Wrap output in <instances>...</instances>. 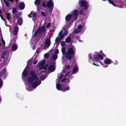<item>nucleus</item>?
<instances>
[{"label":"nucleus","mask_w":126,"mask_h":126,"mask_svg":"<svg viewBox=\"0 0 126 126\" xmlns=\"http://www.w3.org/2000/svg\"><path fill=\"white\" fill-rule=\"evenodd\" d=\"M76 49L74 46L69 48L67 51L65 53L66 58L68 60H71L75 58V56L76 53Z\"/></svg>","instance_id":"f257e3e1"},{"label":"nucleus","mask_w":126,"mask_h":126,"mask_svg":"<svg viewBox=\"0 0 126 126\" xmlns=\"http://www.w3.org/2000/svg\"><path fill=\"white\" fill-rule=\"evenodd\" d=\"M79 3L80 6L84 7L83 9L85 10H87L89 7V4L87 1L86 2L84 0L79 1Z\"/></svg>","instance_id":"f03ea898"},{"label":"nucleus","mask_w":126,"mask_h":126,"mask_svg":"<svg viewBox=\"0 0 126 126\" xmlns=\"http://www.w3.org/2000/svg\"><path fill=\"white\" fill-rule=\"evenodd\" d=\"M73 14H68L65 17V20L67 23L70 24L73 22V21L72 19L73 17Z\"/></svg>","instance_id":"7ed1b4c3"},{"label":"nucleus","mask_w":126,"mask_h":126,"mask_svg":"<svg viewBox=\"0 0 126 126\" xmlns=\"http://www.w3.org/2000/svg\"><path fill=\"white\" fill-rule=\"evenodd\" d=\"M38 79L37 76H34L28 77V80L29 82L30 83H32L35 80H38Z\"/></svg>","instance_id":"20e7f679"},{"label":"nucleus","mask_w":126,"mask_h":126,"mask_svg":"<svg viewBox=\"0 0 126 126\" xmlns=\"http://www.w3.org/2000/svg\"><path fill=\"white\" fill-rule=\"evenodd\" d=\"M56 87L58 90H61L63 92H65L67 91H68L69 89V88L68 86H67L66 88H64V89H61V85L60 83L57 84Z\"/></svg>","instance_id":"39448f33"},{"label":"nucleus","mask_w":126,"mask_h":126,"mask_svg":"<svg viewBox=\"0 0 126 126\" xmlns=\"http://www.w3.org/2000/svg\"><path fill=\"white\" fill-rule=\"evenodd\" d=\"M47 6L48 8H51V12L53 8L54 3L52 0H50L47 1Z\"/></svg>","instance_id":"423d86ee"},{"label":"nucleus","mask_w":126,"mask_h":126,"mask_svg":"<svg viewBox=\"0 0 126 126\" xmlns=\"http://www.w3.org/2000/svg\"><path fill=\"white\" fill-rule=\"evenodd\" d=\"M73 13L74 14L73 19L75 21L77 20L78 18L79 11L77 10L76 9L73 11Z\"/></svg>","instance_id":"0eeeda50"},{"label":"nucleus","mask_w":126,"mask_h":126,"mask_svg":"<svg viewBox=\"0 0 126 126\" xmlns=\"http://www.w3.org/2000/svg\"><path fill=\"white\" fill-rule=\"evenodd\" d=\"M112 63V61L108 58H107L105 59L104 63L106 64H109Z\"/></svg>","instance_id":"6e6552de"},{"label":"nucleus","mask_w":126,"mask_h":126,"mask_svg":"<svg viewBox=\"0 0 126 126\" xmlns=\"http://www.w3.org/2000/svg\"><path fill=\"white\" fill-rule=\"evenodd\" d=\"M51 44L50 40L49 39H47L45 41V45L46 47H48Z\"/></svg>","instance_id":"1a4fd4ad"},{"label":"nucleus","mask_w":126,"mask_h":126,"mask_svg":"<svg viewBox=\"0 0 126 126\" xmlns=\"http://www.w3.org/2000/svg\"><path fill=\"white\" fill-rule=\"evenodd\" d=\"M19 30V28L17 26H15L13 29V32L14 35H16L18 33Z\"/></svg>","instance_id":"9d476101"},{"label":"nucleus","mask_w":126,"mask_h":126,"mask_svg":"<svg viewBox=\"0 0 126 126\" xmlns=\"http://www.w3.org/2000/svg\"><path fill=\"white\" fill-rule=\"evenodd\" d=\"M39 31L40 32H44L46 31V29L45 28V26H42L41 27L40 26L39 27Z\"/></svg>","instance_id":"9b49d317"},{"label":"nucleus","mask_w":126,"mask_h":126,"mask_svg":"<svg viewBox=\"0 0 126 126\" xmlns=\"http://www.w3.org/2000/svg\"><path fill=\"white\" fill-rule=\"evenodd\" d=\"M19 7L20 10L23 9L25 7V4L23 2H21L19 3Z\"/></svg>","instance_id":"f8f14e48"},{"label":"nucleus","mask_w":126,"mask_h":126,"mask_svg":"<svg viewBox=\"0 0 126 126\" xmlns=\"http://www.w3.org/2000/svg\"><path fill=\"white\" fill-rule=\"evenodd\" d=\"M29 73L31 76H37V74H35V71H31L29 72Z\"/></svg>","instance_id":"ddd939ff"},{"label":"nucleus","mask_w":126,"mask_h":126,"mask_svg":"<svg viewBox=\"0 0 126 126\" xmlns=\"http://www.w3.org/2000/svg\"><path fill=\"white\" fill-rule=\"evenodd\" d=\"M28 74V72L27 70H24L22 73V75L23 77H26L27 76Z\"/></svg>","instance_id":"4468645a"},{"label":"nucleus","mask_w":126,"mask_h":126,"mask_svg":"<svg viewBox=\"0 0 126 126\" xmlns=\"http://www.w3.org/2000/svg\"><path fill=\"white\" fill-rule=\"evenodd\" d=\"M62 39H61V38H60L58 36L56 38L55 40V42L56 44H57L59 43Z\"/></svg>","instance_id":"2eb2a0df"},{"label":"nucleus","mask_w":126,"mask_h":126,"mask_svg":"<svg viewBox=\"0 0 126 126\" xmlns=\"http://www.w3.org/2000/svg\"><path fill=\"white\" fill-rule=\"evenodd\" d=\"M17 21L19 25H21L23 23V20L21 17L19 18L17 20Z\"/></svg>","instance_id":"dca6fc26"},{"label":"nucleus","mask_w":126,"mask_h":126,"mask_svg":"<svg viewBox=\"0 0 126 126\" xmlns=\"http://www.w3.org/2000/svg\"><path fill=\"white\" fill-rule=\"evenodd\" d=\"M48 69L49 70L53 72L55 70V68L53 65H51L49 66Z\"/></svg>","instance_id":"f3484780"},{"label":"nucleus","mask_w":126,"mask_h":126,"mask_svg":"<svg viewBox=\"0 0 126 126\" xmlns=\"http://www.w3.org/2000/svg\"><path fill=\"white\" fill-rule=\"evenodd\" d=\"M70 66L69 65H67L66 66L65 69L63 70V72H64L65 71H70Z\"/></svg>","instance_id":"a211bd4d"},{"label":"nucleus","mask_w":126,"mask_h":126,"mask_svg":"<svg viewBox=\"0 0 126 126\" xmlns=\"http://www.w3.org/2000/svg\"><path fill=\"white\" fill-rule=\"evenodd\" d=\"M34 3L36 6L39 5L41 3L40 0H35Z\"/></svg>","instance_id":"6ab92c4d"},{"label":"nucleus","mask_w":126,"mask_h":126,"mask_svg":"<svg viewBox=\"0 0 126 126\" xmlns=\"http://www.w3.org/2000/svg\"><path fill=\"white\" fill-rule=\"evenodd\" d=\"M17 48V47L16 45L15 44H14L12 47V49L14 51H16Z\"/></svg>","instance_id":"aec40b11"},{"label":"nucleus","mask_w":126,"mask_h":126,"mask_svg":"<svg viewBox=\"0 0 126 126\" xmlns=\"http://www.w3.org/2000/svg\"><path fill=\"white\" fill-rule=\"evenodd\" d=\"M32 87L34 89L35 88L38 86V83L37 82H34L32 84Z\"/></svg>","instance_id":"412c9836"},{"label":"nucleus","mask_w":126,"mask_h":126,"mask_svg":"<svg viewBox=\"0 0 126 126\" xmlns=\"http://www.w3.org/2000/svg\"><path fill=\"white\" fill-rule=\"evenodd\" d=\"M71 37H66L65 39V41L66 43H69L71 41Z\"/></svg>","instance_id":"4be33fe9"},{"label":"nucleus","mask_w":126,"mask_h":126,"mask_svg":"<svg viewBox=\"0 0 126 126\" xmlns=\"http://www.w3.org/2000/svg\"><path fill=\"white\" fill-rule=\"evenodd\" d=\"M6 15L8 20H9L11 18V14L9 13H6Z\"/></svg>","instance_id":"5701e85b"},{"label":"nucleus","mask_w":126,"mask_h":126,"mask_svg":"<svg viewBox=\"0 0 126 126\" xmlns=\"http://www.w3.org/2000/svg\"><path fill=\"white\" fill-rule=\"evenodd\" d=\"M59 35L61 38V39H63L64 37V35L62 34V32L61 31L59 33Z\"/></svg>","instance_id":"b1692460"},{"label":"nucleus","mask_w":126,"mask_h":126,"mask_svg":"<svg viewBox=\"0 0 126 126\" xmlns=\"http://www.w3.org/2000/svg\"><path fill=\"white\" fill-rule=\"evenodd\" d=\"M19 17V16H17V13H16L13 16V19H16L17 18H18Z\"/></svg>","instance_id":"393cba45"},{"label":"nucleus","mask_w":126,"mask_h":126,"mask_svg":"<svg viewBox=\"0 0 126 126\" xmlns=\"http://www.w3.org/2000/svg\"><path fill=\"white\" fill-rule=\"evenodd\" d=\"M44 56L45 59H47L49 56V53H47L44 54Z\"/></svg>","instance_id":"a878e982"},{"label":"nucleus","mask_w":126,"mask_h":126,"mask_svg":"<svg viewBox=\"0 0 126 126\" xmlns=\"http://www.w3.org/2000/svg\"><path fill=\"white\" fill-rule=\"evenodd\" d=\"M58 55L57 54H54L53 56V59L54 60H55L57 58Z\"/></svg>","instance_id":"bb28decb"},{"label":"nucleus","mask_w":126,"mask_h":126,"mask_svg":"<svg viewBox=\"0 0 126 126\" xmlns=\"http://www.w3.org/2000/svg\"><path fill=\"white\" fill-rule=\"evenodd\" d=\"M39 33V34H40V32L39 31V30H37L35 32L34 35L33 36V37H34L35 36H36L37 35L38 33Z\"/></svg>","instance_id":"cd10ccee"},{"label":"nucleus","mask_w":126,"mask_h":126,"mask_svg":"<svg viewBox=\"0 0 126 126\" xmlns=\"http://www.w3.org/2000/svg\"><path fill=\"white\" fill-rule=\"evenodd\" d=\"M61 51L63 54H65V48L64 47H62L61 49Z\"/></svg>","instance_id":"c85d7f7f"},{"label":"nucleus","mask_w":126,"mask_h":126,"mask_svg":"<svg viewBox=\"0 0 126 126\" xmlns=\"http://www.w3.org/2000/svg\"><path fill=\"white\" fill-rule=\"evenodd\" d=\"M109 2L111 4H112V5H113L114 6H116V5L111 0H108Z\"/></svg>","instance_id":"c756f323"},{"label":"nucleus","mask_w":126,"mask_h":126,"mask_svg":"<svg viewBox=\"0 0 126 126\" xmlns=\"http://www.w3.org/2000/svg\"><path fill=\"white\" fill-rule=\"evenodd\" d=\"M4 1L6 6L8 7H9V2L8 1L6 0H4Z\"/></svg>","instance_id":"7c9ffc66"},{"label":"nucleus","mask_w":126,"mask_h":126,"mask_svg":"<svg viewBox=\"0 0 126 126\" xmlns=\"http://www.w3.org/2000/svg\"><path fill=\"white\" fill-rule=\"evenodd\" d=\"M12 12L13 14H15L16 13H17L16 9L15 8H13Z\"/></svg>","instance_id":"2f4dec72"},{"label":"nucleus","mask_w":126,"mask_h":126,"mask_svg":"<svg viewBox=\"0 0 126 126\" xmlns=\"http://www.w3.org/2000/svg\"><path fill=\"white\" fill-rule=\"evenodd\" d=\"M6 70L5 68L3 70L1 73V75H3L5 73Z\"/></svg>","instance_id":"473e14b6"},{"label":"nucleus","mask_w":126,"mask_h":126,"mask_svg":"<svg viewBox=\"0 0 126 126\" xmlns=\"http://www.w3.org/2000/svg\"><path fill=\"white\" fill-rule=\"evenodd\" d=\"M98 56V60L99 59H100L101 60H103L104 58L102 55H101V54H99V56Z\"/></svg>","instance_id":"72a5a7b5"},{"label":"nucleus","mask_w":126,"mask_h":126,"mask_svg":"<svg viewBox=\"0 0 126 126\" xmlns=\"http://www.w3.org/2000/svg\"><path fill=\"white\" fill-rule=\"evenodd\" d=\"M78 69L77 67H75L73 70V73L76 72L78 70Z\"/></svg>","instance_id":"f704fd0d"},{"label":"nucleus","mask_w":126,"mask_h":126,"mask_svg":"<svg viewBox=\"0 0 126 126\" xmlns=\"http://www.w3.org/2000/svg\"><path fill=\"white\" fill-rule=\"evenodd\" d=\"M3 84V81L2 79H0V89L2 87Z\"/></svg>","instance_id":"c9c22d12"},{"label":"nucleus","mask_w":126,"mask_h":126,"mask_svg":"<svg viewBox=\"0 0 126 126\" xmlns=\"http://www.w3.org/2000/svg\"><path fill=\"white\" fill-rule=\"evenodd\" d=\"M99 54H96L94 56V59L98 60Z\"/></svg>","instance_id":"e433bc0d"},{"label":"nucleus","mask_w":126,"mask_h":126,"mask_svg":"<svg viewBox=\"0 0 126 126\" xmlns=\"http://www.w3.org/2000/svg\"><path fill=\"white\" fill-rule=\"evenodd\" d=\"M39 66H45L44 62H40L39 63Z\"/></svg>","instance_id":"4c0bfd02"},{"label":"nucleus","mask_w":126,"mask_h":126,"mask_svg":"<svg viewBox=\"0 0 126 126\" xmlns=\"http://www.w3.org/2000/svg\"><path fill=\"white\" fill-rule=\"evenodd\" d=\"M39 70H42L43 69L44 70L46 69V68L45 67V66H39Z\"/></svg>","instance_id":"58836bf2"},{"label":"nucleus","mask_w":126,"mask_h":126,"mask_svg":"<svg viewBox=\"0 0 126 126\" xmlns=\"http://www.w3.org/2000/svg\"><path fill=\"white\" fill-rule=\"evenodd\" d=\"M83 9H81L79 11V13H80V15H82L83 13L84 12V10Z\"/></svg>","instance_id":"ea45409f"},{"label":"nucleus","mask_w":126,"mask_h":126,"mask_svg":"<svg viewBox=\"0 0 126 126\" xmlns=\"http://www.w3.org/2000/svg\"><path fill=\"white\" fill-rule=\"evenodd\" d=\"M74 32L76 34H78L80 32V31H79L78 30L75 29L74 31Z\"/></svg>","instance_id":"a19ab883"},{"label":"nucleus","mask_w":126,"mask_h":126,"mask_svg":"<svg viewBox=\"0 0 126 126\" xmlns=\"http://www.w3.org/2000/svg\"><path fill=\"white\" fill-rule=\"evenodd\" d=\"M65 45V42L64 41H62L61 43V46L62 47H63Z\"/></svg>","instance_id":"79ce46f5"},{"label":"nucleus","mask_w":126,"mask_h":126,"mask_svg":"<svg viewBox=\"0 0 126 126\" xmlns=\"http://www.w3.org/2000/svg\"><path fill=\"white\" fill-rule=\"evenodd\" d=\"M42 6L44 8L46 7L47 6V5L45 4V2L44 1H43L42 3Z\"/></svg>","instance_id":"37998d69"},{"label":"nucleus","mask_w":126,"mask_h":126,"mask_svg":"<svg viewBox=\"0 0 126 126\" xmlns=\"http://www.w3.org/2000/svg\"><path fill=\"white\" fill-rule=\"evenodd\" d=\"M36 15H37V13H36V12L34 13V12L32 14V17H36Z\"/></svg>","instance_id":"c03bdc74"},{"label":"nucleus","mask_w":126,"mask_h":126,"mask_svg":"<svg viewBox=\"0 0 126 126\" xmlns=\"http://www.w3.org/2000/svg\"><path fill=\"white\" fill-rule=\"evenodd\" d=\"M82 27V26L81 25H79L78 27V29H81Z\"/></svg>","instance_id":"a18cd8bd"},{"label":"nucleus","mask_w":126,"mask_h":126,"mask_svg":"<svg viewBox=\"0 0 126 126\" xmlns=\"http://www.w3.org/2000/svg\"><path fill=\"white\" fill-rule=\"evenodd\" d=\"M51 24L50 23H49L47 24V25L46 26V27L47 28H48L50 26Z\"/></svg>","instance_id":"49530a36"},{"label":"nucleus","mask_w":126,"mask_h":126,"mask_svg":"<svg viewBox=\"0 0 126 126\" xmlns=\"http://www.w3.org/2000/svg\"><path fill=\"white\" fill-rule=\"evenodd\" d=\"M69 71H67V72H66V73L64 75L65 77L66 76L68 75L70 73V72H69Z\"/></svg>","instance_id":"de8ad7c7"},{"label":"nucleus","mask_w":126,"mask_h":126,"mask_svg":"<svg viewBox=\"0 0 126 126\" xmlns=\"http://www.w3.org/2000/svg\"><path fill=\"white\" fill-rule=\"evenodd\" d=\"M63 76V74H61V75H60V77H59L58 78V80H60L61 79V78H62V77Z\"/></svg>","instance_id":"09e8293b"},{"label":"nucleus","mask_w":126,"mask_h":126,"mask_svg":"<svg viewBox=\"0 0 126 126\" xmlns=\"http://www.w3.org/2000/svg\"><path fill=\"white\" fill-rule=\"evenodd\" d=\"M41 13L42 14V15L43 16H46V15L45 14V13L44 12L42 11L41 12Z\"/></svg>","instance_id":"8fccbe9b"},{"label":"nucleus","mask_w":126,"mask_h":126,"mask_svg":"<svg viewBox=\"0 0 126 126\" xmlns=\"http://www.w3.org/2000/svg\"><path fill=\"white\" fill-rule=\"evenodd\" d=\"M59 51L58 49H57L55 51V53L56 54H58L59 53Z\"/></svg>","instance_id":"3c124183"},{"label":"nucleus","mask_w":126,"mask_h":126,"mask_svg":"<svg viewBox=\"0 0 126 126\" xmlns=\"http://www.w3.org/2000/svg\"><path fill=\"white\" fill-rule=\"evenodd\" d=\"M89 56L91 60H92L93 59V58L92 57V55H91V54L90 53L89 54Z\"/></svg>","instance_id":"603ef678"},{"label":"nucleus","mask_w":126,"mask_h":126,"mask_svg":"<svg viewBox=\"0 0 126 126\" xmlns=\"http://www.w3.org/2000/svg\"><path fill=\"white\" fill-rule=\"evenodd\" d=\"M114 64H117L118 63V62L116 60L114 62H113Z\"/></svg>","instance_id":"864d4df0"},{"label":"nucleus","mask_w":126,"mask_h":126,"mask_svg":"<svg viewBox=\"0 0 126 126\" xmlns=\"http://www.w3.org/2000/svg\"><path fill=\"white\" fill-rule=\"evenodd\" d=\"M68 34V32L67 31H65L64 32V33L63 34L64 35H64H67V34Z\"/></svg>","instance_id":"5fc2aeb1"},{"label":"nucleus","mask_w":126,"mask_h":126,"mask_svg":"<svg viewBox=\"0 0 126 126\" xmlns=\"http://www.w3.org/2000/svg\"><path fill=\"white\" fill-rule=\"evenodd\" d=\"M37 62V61L36 60H35L34 61V62L33 63V64H36Z\"/></svg>","instance_id":"6e6d98bb"},{"label":"nucleus","mask_w":126,"mask_h":126,"mask_svg":"<svg viewBox=\"0 0 126 126\" xmlns=\"http://www.w3.org/2000/svg\"><path fill=\"white\" fill-rule=\"evenodd\" d=\"M37 82L38 83V85L40 84L41 83V81L40 80H38Z\"/></svg>","instance_id":"4d7b16f0"},{"label":"nucleus","mask_w":126,"mask_h":126,"mask_svg":"<svg viewBox=\"0 0 126 126\" xmlns=\"http://www.w3.org/2000/svg\"><path fill=\"white\" fill-rule=\"evenodd\" d=\"M93 64L94 65H95L96 66H99V65L98 64H97L94 63H93Z\"/></svg>","instance_id":"13d9d810"},{"label":"nucleus","mask_w":126,"mask_h":126,"mask_svg":"<svg viewBox=\"0 0 126 126\" xmlns=\"http://www.w3.org/2000/svg\"><path fill=\"white\" fill-rule=\"evenodd\" d=\"M66 78H64L63 79H62V82H64L65 81V80H66Z\"/></svg>","instance_id":"bf43d9fd"},{"label":"nucleus","mask_w":126,"mask_h":126,"mask_svg":"<svg viewBox=\"0 0 126 126\" xmlns=\"http://www.w3.org/2000/svg\"><path fill=\"white\" fill-rule=\"evenodd\" d=\"M33 17L32 18V20L34 21H35L36 19V17Z\"/></svg>","instance_id":"052dcab7"},{"label":"nucleus","mask_w":126,"mask_h":126,"mask_svg":"<svg viewBox=\"0 0 126 126\" xmlns=\"http://www.w3.org/2000/svg\"><path fill=\"white\" fill-rule=\"evenodd\" d=\"M0 16L1 18V19L3 20H5V19H4V18H3V16H2L1 15H0Z\"/></svg>","instance_id":"680f3d73"},{"label":"nucleus","mask_w":126,"mask_h":126,"mask_svg":"<svg viewBox=\"0 0 126 126\" xmlns=\"http://www.w3.org/2000/svg\"><path fill=\"white\" fill-rule=\"evenodd\" d=\"M2 42L3 44V46H4L5 45V41H3V42Z\"/></svg>","instance_id":"e2e57ef3"},{"label":"nucleus","mask_w":126,"mask_h":126,"mask_svg":"<svg viewBox=\"0 0 126 126\" xmlns=\"http://www.w3.org/2000/svg\"><path fill=\"white\" fill-rule=\"evenodd\" d=\"M31 15H31V14H30L28 15V16L29 17L31 18L32 17V16H31Z\"/></svg>","instance_id":"0e129e2a"},{"label":"nucleus","mask_w":126,"mask_h":126,"mask_svg":"<svg viewBox=\"0 0 126 126\" xmlns=\"http://www.w3.org/2000/svg\"><path fill=\"white\" fill-rule=\"evenodd\" d=\"M33 12H34L33 11H31L30 14H31V15H32V14H33Z\"/></svg>","instance_id":"69168bd1"},{"label":"nucleus","mask_w":126,"mask_h":126,"mask_svg":"<svg viewBox=\"0 0 126 126\" xmlns=\"http://www.w3.org/2000/svg\"><path fill=\"white\" fill-rule=\"evenodd\" d=\"M1 58H2L4 59V56L3 55H2L1 56Z\"/></svg>","instance_id":"338daca9"},{"label":"nucleus","mask_w":126,"mask_h":126,"mask_svg":"<svg viewBox=\"0 0 126 126\" xmlns=\"http://www.w3.org/2000/svg\"><path fill=\"white\" fill-rule=\"evenodd\" d=\"M4 41V40L3 39V37H2V39H1V42H3Z\"/></svg>","instance_id":"774afa93"}]
</instances>
